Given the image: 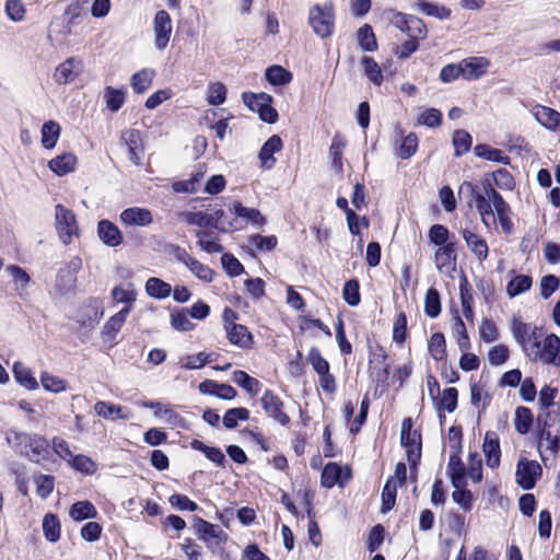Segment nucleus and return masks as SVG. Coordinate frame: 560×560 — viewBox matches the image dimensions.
Masks as SVG:
<instances>
[{"label":"nucleus","instance_id":"f257e3e1","mask_svg":"<svg viewBox=\"0 0 560 560\" xmlns=\"http://www.w3.org/2000/svg\"><path fill=\"white\" fill-rule=\"evenodd\" d=\"M5 441L14 452L26 457L32 463L39 464L50 455L48 440L37 433L11 429L5 433Z\"/></svg>","mask_w":560,"mask_h":560},{"label":"nucleus","instance_id":"f03ea898","mask_svg":"<svg viewBox=\"0 0 560 560\" xmlns=\"http://www.w3.org/2000/svg\"><path fill=\"white\" fill-rule=\"evenodd\" d=\"M491 192L498 191L491 186L489 180L482 183V190L469 182H464L460 186V194L469 195L468 205L475 203L486 228H490L491 224L495 223L494 198Z\"/></svg>","mask_w":560,"mask_h":560},{"label":"nucleus","instance_id":"7ed1b4c3","mask_svg":"<svg viewBox=\"0 0 560 560\" xmlns=\"http://www.w3.org/2000/svg\"><path fill=\"white\" fill-rule=\"evenodd\" d=\"M194 528L200 540L215 552L228 540V534L217 524L209 523L201 517H195Z\"/></svg>","mask_w":560,"mask_h":560},{"label":"nucleus","instance_id":"20e7f679","mask_svg":"<svg viewBox=\"0 0 560 560\" xmlns=\"http://www.w3.org/2000/svg\"><path fill=\"white\" fill-rule=\"evenodd\" d=\"M308 22L314 33L322 38L329 37L335 27V14L331 4L315 5L310 10Z\"/></svg>","mask_w":560,"mask_h":560},{"label":"nucleus","instance_id":"39448f33","mask_svg":"<svg viewBox=\"0 0 560 560\" xmlns=\"http://www.w3.org/2000/svg\"><path fill=\"white\" fill-rule=\"evenodd\" d=\"M542 469L536 460L525 457L518 459L515 471L516 483L524 490H530L540 478Z\"/></svg>","mask_w":560,"mask_h":560},{"label":"nucleus","instance_id":"423d86ee","mask_svg":"<svg viewBox=\"0 0 560 560\" xmlns=\"http://www.w3.org/2000/svg\"><path fill=\"white\" fill-rule=\"evenodd\" d=\"M55 218L60 240L63 244H69L72 235L77 234L78 231L74 213L59 203L55 208Z\"/></svg>","mask_w":560,"mask_h":560},{"label":"nucleus","instance_id":"0eeeda50","mask_svg":"<svg viewBox=\"0 0 560 560\" xmlns=\"http://www.w3.org/2000/svg\"><path fill=\"white\" fill-rule=\"evenodd\" d=\"M559 351L560 338L555 334H550L544 338L539 348L532 352L533 357H530L529 360L540 361L545 364L560 365Z\"/></svg>","mask_w":560,"mask_h":560},{"label":"nucleus","instance_id":"6e6552de","mask_svg":"<svg viewBox=\"0 0 560 560\" xmlns=\"http://www.w3.org/2000/svg\"><path fill=\"white\" fill-rule=\"evenodd\" d=\"M172 28V19L168 12L158 11L153 21L154 45L158 50H164L168 45Z\"/></svg>","mask_w":560,"mask_h":560},{"label":"nucleus","instance_id":"1a4fd4ad","mask_svg":"<svg viewBox=\"0 0 560 560\" xmlns=\"http://www.w3.org/2000/svg\"><path fill=\"white\" fill-rule=\"evenodd\" d=\"M261 407L268 417L281 425L290 423V417L283 411L284 404L273 392L267 389L260 398Z\"/></svg>","mask_w":560,"mask_h":560},{"label":"nucleus","instance_id":"9d476101","mask_svg":"<svg viewBox=\"0 0 560 560\" xmlns=\"http://www.w3.org/2000/svg\"><path fill=\"white\" fill-rule=\"evenodd\" d=\"M81 70L82 61L75 57H70L55 69L52 79L58 84H68L75 80Z\"/></svg>","mask_w":560,"mask_h":560},{"label":"nucleus","instance_id":"9b49d317","mask_svg":"<svg viewBox=\"0 0 560 560\" xmlns=\"http://www.w3.org/2000/svg\"><path fill=\"white\" fill-rule=\"evenodd\" d=\"M119 219L126 226H149L153 222V214L147 208L131 207L121 211Z\"/></svg>","mask_w":560,"mask_h":560},{"label":"nucleus","instance_id":"f8f14e48","mask_svg":"<svg viewBox=\"0 0 560 560\" xmlns=\"http://www.w3.org/2000/svg\"><path fill=\"white\" fill-rule=\"evenodd\" d=\"M456 243L440 246L434 253V261L439 271L451 272L456 265Z\"/></svg>","mask_w":560,"mask_h":560},{"label":"nucleus","instance_id":"ddd939ff","mask_svg":"<svg viewBox=\"0 0 560 560\" xmlns=\"http://www.w3.org/2000/svg\"><path fill=\"white\" fill-rule=\"evenodd\" d=\"M490 61L485 57H469L459 62L462 68V75L466 80H477L482 77Z\"/></svg>","mask_w":560,"mask_h":560},{"label":"nucleus","instance_id":"4468645a","mask_svg":"<svg viewBox=\"0 0 560 560\" xmlns=\"http://www.w3.org/2000/svg\"><path fill=\"white\" fill-rule=\"evenodd\" d=\"M460 234L469 248L479 261H485L489 255V247L483 237L469 229H462Z\"/></svg>","mask_w":560,"mask_h":560},{"label":"nucleus","instance_id":"2eb2a0df","mask_svg":"<svg viewBox=\"0 0 560 560\" xmlns=\"http://www.w3.org/2000/svg\"><path fill=\"white\" fill-rule=\"evenodd\" d=\"M459 452L460 445L458 444L456 451L450 456L447 464V475L450 476L451 483L454 488L466 486V468L462 462Z\"/></svg>","mask_w":560,"mask_h":560},{"label":"nucleus","instance_id":"dca6fc26","mask_svg":"<svg viewBox=\"0 0 560 560\" xmlns=\"http://www.w3.org/2000/svg\"><path fill=\"white\" fill-rule=\"evenodd\" d=\"M283 148L282 140L279 136H271L261 147L259 151V161L261 167L271 170L276 164L275 153L280 152Z\"/></svg>","mask_w":560,"mask_h":560},{"label":"nucleus","instance_id":"f3484780","mask_svg":"<svg viewBox=\"0 0 560 560\" xmlns=\"http://www.w3.org/2000/svg\"><path fill=\"white\" fill-rule=\"evenodd\" d=\"M482 450L486 457V464L492 469L497 468L500 465L501 450L499 436L495 432H486Z\"/></svg>","mask_w":560,"mask_h":560},{"label":"nucleus","instance_id":"a211bd4d","mask_svg":"<svg viewBox=\"0 0 560 560\" xmlns=\"http://www.w3.org/2000/svg\"><path fill=\"white\" fill-rule=\"evenodd\" d=\"M201 394L215 396L224 400H232L236 397L237 392L229 384H221L212 380H206L198 386Z\"/></svg>","mask_w":560,"mask_h":560},{"label":"nucleus","instance_id":"6ab92c4d","mask_svg":"<svg viewBox=\"0 0 560 560\" xmlns=\"http://www.w3.org/2000/svg\"><path fill=\"white\" fill-rule=\"evenodd\" d=\"M97 235L109 247L119 246L124 240L118 226L108 220H101L97 223Z\"/></svg>","mask_w":560,"mask_h":560},{"label":"nucleus","instance_id":"aec40b11","mask_svg":"<svg viewBox=\"0 0 560 560\" xmlns=\"http://www.w3.org/2000/svg\"><path fill=\"white\" fill-rule=\"evenodd\" d=\"M535 119L545 128L556 130L560 128V113L553 108L536 105L532 109Z\"/></svg>","mask_w":560,"mask_h":560},{"label":"nucleus","instance_id":"412c9836","mask_svg":"<svg viewBox=\"0 0 560 560\" xmlns=\"http://www.w3.org/2000/svg\"><path fill=\"white\" fill-rule=\"evenodd\" d=\"M94 411L98 417L113 421L117 419L127 420L131 417L130 411L126 410L124 407L103 400L95 402Z\"/></svg>","mask_w":560,"mask_h":560},{"label":"nucleus","instance_id":"4be33fe9","mask_svg":"<svg viewBox=\"0 0 560 560\" xmlns=\"http://www.w3.org/2000/svg\"><path fill=\"white\" fill-rule=\"evenodd\" d=\"M226 337L229 341L241 348V349H249L253 345V335L244 325H232L228 326Z\"/></svg>","mask_w":560,"mask_h":560},{"label":"nucleus","instance_id":"5701e85b","mask_svg":"<svg viewBox=\"0 0 560 560\" xmlns=\"http://www.w3.org/2000/svg\"><path fill=\"white\" fill-rule=\"evenodd\" d=\"M5 270L12 278L18 295L25 299L28 295L27 288L31 282L28 273L16 265H9Z\"/></svg>","mask_w":560,"mask_h":560},{"label":"nucleus","instance_id":"b1692460","mask_svg":"<svg viewBox=\"0 0 560 560\" xmlns=\"http://www.w3.org/2000/svg\"><path fill=\"white\" fill-rule=\"evenodd\" d=\"M494 198V210L495 215L500 222V225L505 233H510L513 228V223L510 219V206L504 201L499 192H491Z\"/></svg>","mask_w":560,"mask_h":560},{"label":"nucleus","instance_id":"393cba45","mask_svg":"<svg viewBox=\"0 0 560 560\" xmlns=\"http://www.w3.org/2000/svg\"><path fill=\"white\" fill-rule=\"evenodd\" d=\"M145 292L150 298L163 300L171 295L172 287L160 278L151 277L145 282Z\"/></svg>","mask_w":560,"mask_h":560},{"label":"nucleus","instance_id":"a878e982","mask_svg":"<svg viewBox=\"0 0 560 560\" xmlns=\"http://www.w3.org/2000/svg\"><path fill=\"white\" fill-rule=\"evenodd\" d=\"M131 311V306H126L120 310L118 313L113 315L104 325L103 334L107 336L109 339H114L117 332L121 329L124 323L128 314Z\"/></svg>","mask_w":560,"mask_h":560},{"label":"nucleus","instance_id":"bb28decb","mask_svg":"<svg viewBox=\"0 0 560 560\" xmlns=\"http://www.w3.org/2000/svg\"><path fill=\"white\" fill-rule=\"evenodd\" d=\"M154 74V70L147 68L132 74L130 84L133 91L137 94L144 93L151 86Z\"/></svg>","mask_w":560,"mask_h":560},{"label":"nucleus","instance_id":"cd10ccee","mask_svg":"<svg viewBox=\"0 0 560 560\" xmlns=\"http://www.w3.org/2000/svg\"><path fill=\"white\" fill-rule=\"evenodd\" d=\"M128 147L129 159L136 165H139L142 159L143 150L141 148V138L138 131L130 130L124 138Z\"/></svg>","mask_w":560,"mask_h":560},{"label":"nucleus","instance_id":"c85d7f7f","mask_svg":"<svg viewBox=\"0 0 560 560\" xmlns=\"http://www.w3.org/2000/svg\"><path fill=\"white\" fill-rule=\"evenodd\" d=\"M75 162L77 158L73 154L66 153L50 160L48 166L54 173L61 176L73 171Z\"/></svg>","mask_w":560,"mask_h":560},{"label":"nucleus","instance_id":"c756f323","mask_svg":"<svg viewBox=\"0 0 560 560\" xmlns=\"http://www.w3.org/2000/svg\"><path fill=\"white\" fill-rule=\"evenodd\" d=\"M232 380L235 384L253 396L257 395L261 387V384L257 378L252 377L249 374L241 370L233 372Z\"/></svg>","mask_w":560,"mask_h":560},{"label":"nucleus","instance_id":"7c9ffc66","mask_svg":"<svg viewBox=\"0 0 560 560\" xmlns=\"http://www.w3.org/2000/svg\"><path fill=\"white\" fill-rule=\"evenodd\" d=\"M400 19L404 22V26L399 25L401 32L406 33L411 38L424 36L425 28L422 20L413 15L401 16Z\"/></svg>","mask_w":560,"mask_h":560},{"label":"nucleus","instance_id":"2f4dec72","mask_svg":"<svg viewBox=\"0 0 560 560\" xmlns=\"http://www.w3.org/2000/svg\"><path fill=\"white\" fill-rule=\"evenodd\" d=\"M69 514L72 520L77 522L84 521L86 518H93L96 516L97 511L95 506L89 501H79L72 504Z\"/></svg>","mask_w":560,"mask_h":560},{"label":"nucleus","instance_id":"473e14b6","mask_svg":"<svg viewBox=\"0 0 560 560\" xmlns=\"http://www.w3.org/2000/svg\"><path fill=\"white\" fill-rule=\"evenodd\" d=\"M13 373L15 380L27 389L38 388V383L33 376L32 371L21 362H16L13 365Z\"/></svg>","mask_w":560,"mask_h":560},{"label":"nucleus","instance_id":"72a5a7b5","mask_svg":"<svg viewBox=\"0 0 560 560\" xmlns=\"http://www.w3.org/2000/svg\"><path fill=\"white\" fill-rule=\"evenodd\" d=\"M126 98L125 89H115L112 86H106L104 90V100L106 102V106L112 112L119 110Z\"/></svg>","mask_w":560,"mask_h":560},{"label":"nucleus","instance_id":"f704fd0d","mask_svg":"<svg viewBox=\"0 0 560 560\" xmlns=\"http://www.w3.org/2000/svg\"><path fill=\"white\" fill-rule=\"evenodd\" d=\"M265 77L272 85H284L291 82L292 73L281 66H270L266 69Z\"/></svg>","mask_w":560,"mask_h":560},{"label":"nucleus","instance_id":"c9c22d12","mask_svg":"<svg viewBox=\"0 0 560 560\" xmlns=\"http://www.w3.org/2000/svg\"><path fill=\"white\" fill-rule=\"evenodd\" d=\"M60 135V126L58 122L49 120L42 127V144L46 149H52Z\"/></svg>","mask_w":560,"mask_h":560},{"label":"nucleus","instance_id":"e433bc0d","mask_svg":"<svg viewBox=\"0 0 560 560\" xmlns=\"http://www.w3.org/2000/svg\"><path fill=\"white\" fill-rule=\"evenodd\" d=\"M233 209L236 217L244 218L255 225L261 226L266 223V219L257 209L247 208L241 202H235Z\"/></svg>","mask_w":560,"mask_h":560},{"label":"nucleus","instance_id":"4c0bfd02","mask_svg":"<svg viewBox=\"0 0 560 560\" xmlns=\"http://www.w3.org/2000/svg\"><path fill=\"white\" fill-rule=\"evenodd\" d=\"M249 419V411L244 407H236L229 409L223 418L222 422L226 429H235L238 421H246Z\"/></svg>","mask_w":560,"mask_h":560},{"label":"nucleus","instance_id":"58836bf2","mask_svg":"<svg viewBox=\"0 0 560 560\" xmlns=\"http://www.w3.org/2000/svg\"><path fill=\"white\" fill-rule=\"evenodd\" d=\"M43 530L47 540L56 542L60 538V522L55 514L48 513L43 520Z\"/></svg>","mask_w":560,"mask_h":560},{"label":"nucleus","instance_id":"ea45409f","mask_svg":"<svg viewBox=\"0 0 560 560\" xmlns=\"http://www.w3.org/2000/svg\"><path fill=\"white\" fill-rule=\"evenodd\" d=\"M532 278L526 275H520L514 277L506 287V293L510 298H514L528 291L532 287Z\"/></svg>","mask_w":560,"mask_h":560},{"label":"nucleus","instance_id":"a19ab883","mask_svg":"<svg viewBox=\"0 0 560 560\" xmlns=\"http://www.w3.org/2000/svg\"><path fill=\"white\" fill-rule=\"evenodd\" d=\"M365 75L374 84L380 86L383 82L382 69L377 62L369 56H364L361 60Z\"/></svg>","mask_w":560,"mask_h":560},{"label":"nucleus","instance_id":"79ce46f5","mask_svg":"<svg viewBox=\"0 0 560 560\" xmlns=\"http://www.w3.org/2000/svg\"><path fill=\"white\" fill-rule=\"evenodd\" d=\"M424 313L431 318H435L441 313L440 293L436 289L430 288L424 299Z\"/></svg>","mask_w":560,"mask_h":560},{"label":"nucleus","instance_id":"37998d69","mask_svg":"<svg viewBox=\"0 0 560 560\" xmlns=\"http://www.w3.org/2000/svg\"><path fill=\"white\" fill-rule=\"evenodd\" d=\"M195 235L198 237V245L202 250L209 254L221 253L223 250V247L219 244L218 238L211 237L212 233L198 230L196 231Z\"/></svg>","mask_w":560,"mask_h":560},{"label":"nucleus","instance_id":"c03bdc74","mask_svg":"<svg viewBox=\"0 0 560 560\" xmlns=\"http://www.w3.org/2000/svg\"><path fill=\"white\" fill-rule=\"evenodd\" d=\"M533 423L532 411L526 407H517L515 410L514 425L520 434H526Z\"/></svg>","mask_w":560,"mask_h":560},{"label":"nucleus","instance_id":"a18cd8bd","mask_svg":"<svg viewBox=\"0 0 560 560\" xmlns=\"http://www.w3.org/2000/svg\"><path fill=\"white\" fill-rule=\"evenodd\" d=\"M358 42L365 51H374L377 48L375 35L369 24H364L358 30Z\"/></svg>","mask_w":560,"mask_h":560},{"label":"nucleus","instance_id":"49530a36","mask_svg":"<svg viewBox=\"0 0 560 560\" xmlns=\"http://www.w3.org/2000/svg\"><path fill=\"white\" fill-rule=\"evenodd\" d=\"M475 153L477 156L483 158L488 161L500 162L503 164L509 163V158L504 155L501 150L492 149L488 144H477L475 147Z\"/></svg>","mask_w":560,"mask_h":560},{"label":"nucleus","instance_id":"de8ad7c7","mask_svg":"<svg viewBox=\"0 0 560 560\" xmlns=\"http://www.w3.org/2000/svg\"><path fill=\"white\" fill-rule=\"evenodd\" d=\"M40 382H42L43 387L46 390L56 393V394L65 392L68 386V383L66 380H63L59 376L49 374L48 372L42 373Z\"/></svg>","mask_w":560,"mask_h":560},{"label":"nucleus","instance_id":"09e8293b","mask_svg":"<svg viewBox=\"0 0 560 560\" xmlns=\"http://www.w3.org/2000/svg\"><path fill=\"white\" fill-rule=\"evenodd\" d=\"M188 308H182L171 314V325L179 331H189L194 328V324L189 319Z\"/></svg>","mask_w":560,"mask_h":560},{"label":"nucleus","instance_id":"8fccbe9b","mask_svg":"<svg viewBox=\"0 0 560 560\" xmlns=\"http://www.w3.org/2000/svg\"><path fill=\"white\" fill-rule=\"evenodd\" d=\"M471 136L463 129L456 130L453 135V145L455 149V155L460 156L468 152L471 148Z\"/></svg>","mask_w":560,"mask_h":560},{"label":"nucleus","instance_id":"3c124183","mask_svg":"<svg viewBox=\"0 0 560 560\" xmlns=\"http://www.w3.org/2000/svg\"><path fill=\"white\" fill-rule=\"evenodd\" d=\"M457 399L458 392L455 387L445 388L436 402V408L439 410L445 409L448 412H453L457 407Z\"/></svg>","mask_w":560,"mask_h":560},{"label":"nucleus","instance_id":"603ef678","mask_svg":"<svg viewBox=\"0 0 560 560\" xmlns=\"http://www.w3.org/2000/svg\"><path fill=\"white\" fill-rule=\"evenodd\" d=\"M34 483L36 485V493L42 499H47L55 487V477L51 475L34 476Z\"/></svg>","mask_w":560,"mask_h":560},{"label":"nucleus","instance_id":"864d4df0","mask_svg":"<svg viewBox=\"0 0 560 560\" xmlns=\"http://www.w3.org/2000/svg\"><path fill=\"white\" fill-rule=\"evenodd\" d=\"M397 485L389 478L382 490V512L392 510L396 502Z\"/></svg>","mask_w":560,"mask_h":560},{"label":"nucleus","instance_id":"5fc2aeb1","mask_svg":"<svg viewBox=\"0 0 560 560\" xmlns=\"http://www.w3.org/2000/svg\"><path fill=\"white\" fill-rule=\"evenodd\" d=\"M346 142L340 135H335L329 148V154L332 160V166L339 171L342 170V153Z\"/></svg>","mask_w":560,"mask_h":560},{"label":"nucleus","instance_id":"6e6d98bb","mask_svg":"<svg viewBox=\"0 0 560 560\" xmlns=\"http://www.w3.org/2000/svg\"><path fill=\"white\" fill-rule=\"evenodd\" d=\"M445 338L441 332H435L429 341V352L435 361H442L445 358Z\"/></svg>","mask_w":560,"mask_h":560},{"label":"nucleus","instance_id":"4d7b16f0","mask_svg":"<svg viewBox=\"0 0 560 560\" xmlns=\"http://www.w3.org/2000/svg\"><path fill=\"white\" fill-rule=\"evenodd\" d=\"M306 360L312 364L318 376L329 372V363L322 357L320 351L317 348L313 347L310 349Z\"/></svg>","mask_w":560,"mask_h":560},{"label":"nucleus","instance_id":"13d9d810","mask_svg":"<svg viewBox=\"0 0 560 560\" xmlns=\"http://www.w3.org/2000/svg\"><path fill=\"white\" fill-rule=\"evenodd\" d=\"M226 86L221 82H214L208 86L207 101L210 105H221L226 100Z\"/></svg>","mask_w":560,"mask_h":560},{"label":"nucleus","instance_id":"bf43d9fd","mask_svg":"<svg viewBox=\"0 0 560 560\" xmlns=\"http://www.w3.org/2000/svg\"><path fill=\"white\" fill-rule=\"evenodd\" d=\"M341 468L336 463H328L322 472V485L326 488H332L339 482Z\"/></svg>","mask_w":560,"mask_h":560},{"label":"nucleus","instance_id":"052dcab7","mask_svg":"<svg viewBox=\"0 0 560 560\" xmlns=\"http://www.w3.org/2000/svg\"><path fill=\"white\" fill-rule=\"evenodd\" d=\"M259 100L265 102L264 107L260 108V110L258 113L260 119L268 124H275L278 120V113L271 106V103H272L271 95H269L267 93H261Z\"/></svg>","mask_w":560,"mask_h":560},{"label":"nucleus","instance_id":"680f3d73","mask_svg":"<svg viewBox=\"0 0 560 560\" xmlns=\"http://www.w3.org/2000/svg\"><path fill=\"white\" fill-rule=\"evenodd\" d=\"M533 327L529 324L523 323L517 318H513L512 320V334L516 342L521 346L523 349V345H525V340L529 335H532Z\"/></svg>","mask_w":560,"mask_h":560},{"label":"nucleus","instance_id":"e2e57ef3","mask_svg":"<svg viewBox=\"0 0 560 560\" xmlns=\"http://www.w3.org/2000/svg\"><path fill=\"white\" fill-rule=\"evenodd\" d=\"M248 244L258 250H272L277 244V237L275 235L262 236L255 234L248 237Z\"/></svg>","mask_w":560,"mask_h":560},{"label":"nucleus","instance_id":"0e129e2a","mask_svg":"<svg viewBox=\"0 0 560 560\" xmlns=\"http://www.w3.org/2000/svg\"><path fill=\"white\" fill-rule=\"evenodd\" d=\"M213 354L199 352L197 354L187 355L183 361V368L187 370L200 369L206 363L213 362Z\"/></svg>","mask_w":560,"mask_h":560},{"label":"nucleus","instance_id":"69168bd1","mask_svg":"<svg viewBox=\"0 0 560 560\" xmlns=\"http://www.w3.org/2000/svg\"><path fill=\"white\" fill-rule=\"evenodd\" d=\"M417 148H418V137L416 133L410 132L402 139L397 154L401 159L406 160L416 153Z\"/></svg>","mask_w":560,"mask_h":560},{"label":"nucleus","instance_id":"338daca9","mask_svg":"<svg viewBox=\"0 0 560 560\" xmlns=\"http://www.w3.org/2000/svg\"><path fill=\"white\" fill-rule=\"evenodd\" d=\"M429 240L438 246H444L445 244L451 243L448 241L450 231L442 224H433L429 230Z\"/></svg>","mask_w":560,"mask_h":560},{"label":"nucleus","instance_id":"774afa93","mask_svg":"<svg viewBox=\"0 0 560 560\" xmlns=\"http://www.w3.org/2000/svg\"><path fill=\"white\" fill-rule=\"evenodd\" d=\"M452 493L454 502H456L465 512L472 509L474 497L472 493L465 489V487L454 488Z\"/></svg>","mask_w":560,"mask_h":560}]
</instances>
